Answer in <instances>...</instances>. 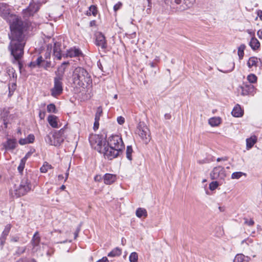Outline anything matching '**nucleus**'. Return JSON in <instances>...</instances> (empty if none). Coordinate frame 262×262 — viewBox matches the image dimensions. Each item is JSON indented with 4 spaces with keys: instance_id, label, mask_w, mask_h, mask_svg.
Masks as SVG:
<instances>
[{
    "instance_id": "1",
    "label": "nucleus",
    "mask_w": 262,
    "mask_h": 262,
    "mask_svg": "<svg viewBox=\"0 0 262 262\" xmlns=\"http://www.w3.org/2000/svg\"><path fill=\"white\" fill-rule=\"evenodd\" d=\"M25 27L24 25L16 28L15 26H12L11 33L9 34L11 40L9 49L15 60H20L24 55V49L26 45L25 36L24 34Z\"/></svg>"
},
{
    "instance_id": "2",
    "label": "nucleus",
    "mask_w": 262,
    "mask_h": 262,
    "mask_svg": "<svg viewBox=\"0 0 262 262\" xmlns=\"http://www.w3.org/2000/svg\"><path fill=\"white\" fill-rule=\"evenodd\" d=\"M104 143V156L105 158L112 160L122 154L125 145L122 138L118 135H112Z\"/></svg>"
},
{
    "instance_id": "3",
    "label": "nucleus",
    "mask_w": 262,
    "mask_h": 262,
    "mask_svg": "<svg viewBox=\"0 0 262 262\" xmlns=\"http://www.w3.org/2000/svg\"><path fill=\"white\" fill-rule=\"evenodd\" d=\"M0 15L9 22L10 30L12 26H15L16 28L25 25L19 17L10 13L9 6L5 3H0Z\"/></svg>"
},
{
    "instance_id": "4",
    "label": "nucleus",
    "mask_w": 262,
    "mask_h": 262,
    "mask_svg": "<svg viewBox=\"0 0 262 262\" xmlns=\"http://www.w3.org/2000/svg\"><path fill=\"white\" fill-rule=\"evenodd\" d=\"M74 83L79 87H84L92 83V78L88 71L83 68H76L73 74Z\"/></svg>"
},
{
    "instance_id": "5",
    "label": "nucleus",
    "mask_w": 262,
    "mask_h": 262,
    "mask_svg": "<svg viewBox=\"0 0 262 262\" xmlns=\"http://www.w3.org/2000/svg\"><path fill=\"white\" fill-rule=\"evenodd\" d=\"M63 70L61 73H56V76L54 79V86L51 89V95L54 97L59 96L63 92Z\"/></svg>"
},
{
    "instance_id": "6",
    "label": "nucleus",
    "mask_w": 262,
    "mask_h": 262,
    "mask_svg": "<svg viewBox=\"0 0 262 262\" xmlns=\"http://www.w3.org/2000/svg\"><path fill=\"white\" fill-rule=\"evenodd\" d=\"M89 142L92 147L100 153L104 154V143L106 140L102 136L99 135H92L89 137Z\"/></svg>"
},
{
    "instance_id": "7",
    "label": "nucleus",
    "mask_w": 262,
    "mask_h": 262,
    "mask_svg": "<svg viewBox=\"0 0 262 262\" xmlns=\"http://www.w3.org/2000/svg\"><path fill=\"white\" fill-rule=\"evenodd\" d=\"M64 129L63 128L55 132L52 135L54 141H52V138L50 135H47L45 137L46 142L50 145L59 146L64 141Z\"/></svg>"
},
{
    "instance_id": "8",
    "label": "nucleus",
    "mask_w": 262,
    "mask_h": 262,
    "mask_svg": "<svg viewBox=\"0 0 262 262\" xmlns=\"http://www.w3.org/2000/svg\"><path fill=\"white\" fill-rule=\"evenodd\" d=\"M136 133L145 144H147L150 141V132L145 122L140 121L138 123Z\"/></svg>"
},
{
    "instance_id": "9",
    "label": "nucleus",
    "mask_w": 262,
    "mask_h": 262,
    "mask_svg": "<svg viewBox=\"0 0 262 262\" xmlns=\"http://www.w3.org/2000/svg\"><path fill=\"white\" fill-rule=\"evenodd\" d=\"M31 189L30 182L27 178H24L18 187H16L15 191V194L17 197L25 195Z\"/></svg>"
},
{
    "instance_id": "10",
    "label": "nucleus",
    "mask_w": 262,
    "mask_h": 262,
    "mask_svg": "<svg viewBox=\"0 0 262 262\" xmlns=\"http://www.w3.org/2000/svg\"><path fill=\"white\" fill-rule=\"evenodd\" d=\"M210 176L212 180H224L226 177L224 168L220 166L214 167Z\"/></svg>"
},
{
    "instance_id": "11",
    "label": "nucleus",
    "mask_w": 262,
    "mask_h": 262,
    "mask_svg": "<svg viewBox=\"0 0 262 262\" xmlns=\"http://www.w3.org/2000/svg\"><path fill=\"white\" fill-rule=\"evenodd\" d=\"M95 44L98 47H100L103 50L107 48V42L105 37L101 32H97L95 34Z\"/></svg>"
},
{
    "instance_id": "12",
    "label": "nucleus",
    "mask_w": 262,
    "mask_h": 262,
    "mask_svg": "<svg viewBox=\"0 0 262 262\" xmlns=\"http://www.w3.org/2000/svg\"><path fill=\"white\" fill-rule=\"evenodd\" d=\"M81 55H82L81 51L79 49L75 48H71L67 51V53L66 54H62V57L64 58L68 57H79Z\"/></svg>"
},
{
    "instance_id": "13",
    "label": "nucleus",
    "mask_w": 262,
    "mask_h": 262,
    "mask_svg": "<svg viewBox=\"0 0 262 262\" xmlns=\"http://www.w3.org/2000/svg\"><path fill=\"white\" fill-rule=\"evenodd\" d=\"M242 90L241 94L243 96H246L250 94H252L254 92V86L251 84L244 83L241 86Z\"/></svg>"
},
{
    "instance_id": "14",
    "label": "nucleus",
    "mask_w": 262,
    "mask_h": 262,
    "mask_svg": "<svg viewBox=\"0 0 262 262\" xmlns=\"http://www.w3.org/2000/svg\"><path fill=\"white\" fill-rule=\"evenodd\" d=\"M61 42L57 41L54 42L53 54L58 60H60L62 57V54L61 53Z\"/></svg>"
},
{
    "instance_id": "15",
    "label": "nucleus",
    "mask_w": 262,
    "mask_h": 262,
    "mask_svg": "<svg viewBox=\"0 0 262 262\" xmlns=\"http://www.w3.org/2000/svg\"><path fill=\"white\" fill-rule=\"evenodd\" d=\"M104 183L110 185L115 182L117 179L116 175L111 173H106L103 176Z\"/></svg>"
},
{
    "instance_id": "16",
    "label": "nucleus",
    "mask_w": 262,
    "mask_h": 262,
    "mask_svg": "<svg viewBox=\"0 0 262 262\" xmlns=\"http://www.w3.org/2000/svg\"><path fill=\"white\" fill-rule=\"evenodd\" d=\"M17 145L16 139H8L7 142L4 144V146L7 150H13Z\"/></svg>"
},
{
    "instance_id": "17",
    "label": "nucleus",
    "mask_w": 262,
    "mask_h": 262,
    "mask_svg": "<svg viewBox=\"0 0 262 262\" xmlns=\"http://www.w3.org/2000/svg\"><path fill=\"white\" fill-rule=\"evenodd\" d=\"M257 140V137L255 135L251 136L246 139V148L250 149L256 143Z\"/></svg>"
},
{
    "instance_id": "18",
    "label": "nucleus",
    "mask_w": 262,
    "mask_h": 262,
    "mask_svg": "<svg viewBox=\"0 0 262 262\" xmlns=\"http://www.w3.org/2000/svg\"><path fill=\"white\" fill-rule=\"evenodd\" d=\"M58 118L54 115H49L48 117V121L49 124L53 128H57L58 126Z\"/></svg>"
},
{
    "instance_id": "19",
    "label": "nucleus",
    "mask_w": 262,
    "mask_h": 262,
    "mask_svg": "<svg viewBox=\"0 0 262 262\" xmlns=\"http://www.w3.org/2000/svg\"><path fill=\"white\" fill-rule=\"evenodd\" d=\"M232 115L235 117H240L243 115V111L242 110L239 105L237 104L233 109Z\"/></svg>"
},
{
    "instance_id": "20",
    "label": "nucleus",
    "mask_w": 262,
    "mask_h": 262,
    "mask_svg": "<svg viewBox=\"0 0 262 262\" xmlns=\"http://www.w3.org/2000/svg\"><path fill=\"white\" fill-rule=\"evenodd\" d=\"M259 61H260V59L254 56L251 57L249 58L247 62V66L249 68H251L252 67H257L258 66Z\"/></svg>"
},
{
    "instance_id": "21",
    "label": "nucleus",
    "mask_w": 262,
    "mask_h": 262,
    "mask_svg": "<svg viewBox=\"0 0 262 262\" xmlns=\"http://www.w3.org/2000/svg\"><path fill=\"white\" fill-rule=\"evenodd\" d=\"M7 73L13 82H16L17 79V74L15 70L12 67H9L7 69Z\"/></svg>"
},
{
    "instance_id": "22",
    "label": "nucleus",
    "mask_w": 262,
    "mask_h": 262,
    "mask_svg": "<svg viewBox=\"0 0 262 262\" xmlns=\"http://www.w3.org/2000/svg\"><path fill=\"white\" fill-rule=\"evenodd\" d=\"M249 45L253 50H256L259 48L260 42L255 37L253 36L251 39Z\"/></svg>"
},
{
    "instance_id": "23",
    "label": "nucleus",
    "mask_w": 262,
    "mask_h": 262,
    "mask_svg": "<svg viewBox=\"0 0 262 262\" xmlns=\"http://www.w3.org/2000/svg\"><path fill=\"white\" fill-rule=\"evenodd\" d=\"M136 215L139 218L142 217H146L147 216V212L146 210L143 208H138L136 210Z\"/></svg>"
},
{
    "instance_id": "24",
    "label": "nucleus",
    "mask_w": 262,
    "mask_h": 262,
    "mask_svg": "<svg viewBox=\"0 0 262 262\" xmlns=\"http://www.w3.org/2000/svg\"><path fill=\"white\" fill-rule=\"evenodd\" d=\"M45 62V60L43 59V58L40 56L38 57L36 60L34 62H31L30 63V66H32L33 67H35L36 66H37L38 67H43V62Z\"/></svg>"
},
{
    "instance_id": "25",
    "label": "nucleus",
    "mask_w": 262,
    "mask_h": 262,
    "mask_svg": "<svg viewBox=\"0 0 262 262\" xmlns=\"http://www.w3.org/2000/svg\"><path fill=\"white\" fill-rule=\"evenodd\" d=\"M221 122V120L219 117H213L209 120V123L212 126H217Z\"/></svg>"
},
{
    "instance_id": "26",
    "label": "nucleus",
    "mask_w": 262,
    "mask_h": 262,
    "mask_svg": "<svg viewBox=\"0 0 262 262\" xmlns=\"http://www.w3.org/2000/svg\"><path fill=\"white\" fill-rule=\"evenodd\" d=\"M97 13V10L96 6L94 5H91L89 8V10L86 11V15L88 16H90L91 15H93V16H95Z\"/></svg>"
},
{
    "instance_id": "27",
    "label": "nucleus",
    "mask_w": 262,
    "mask_h": 262,
    "mask_svg": "<svg viewBox=\"0 0 262 262\" xmlns=\"http://www.w3.org/2000/svg\"><path fill=\"white\" fill-rule=\"evenodd\" d=\"M40 236L39 235V233L38 232H36L32 238V241L33 242V246H38L40 242Z\"/></svg>"
},
{
    "instance_id": "28",
    "label": "nucleus",
    "mask_w": 262,
    "mask_h": 262,
    "mask_svg": "<svg viewBox=\"0 0 262 262\" xmlns=\"http://www.w3.org/2000/svg\"><path fill=\"white\" fill-rule=\"evenodd\" d=\"M133 150L132 146H127L126 150V156L128 160L129 161L132 160V153Z\"/></svg>"
},
{
    "instance_id": "29",
    "label": "nucleus",
    "mask_w": 262,
    "mask_h": 262,
    "mask_svg": "<svg viewBox=\"0 0 262 262\" xmlns=\"http://www.w3.org/2000/svg\"><path fill=\"white\" fill-rule=\"evenodd\" d=\"M120 254L121 250L118 247H116V248L108 254L107 256L109 257H115L116 256L120 255Z\"/></svg>"
},
{
    "instance_id": "30",
    "label": "nucleus",
    "mask_w": 262,
    "mask_h": 262,
    "mask_svg": "<svg viewBox=\"0 0 262 262\" xmlns=\"http://www.w3.org/2000/svg\"><path fill=\"white\" fill-rule=\"evenodd\" d=\"M246 48V46L245 45L242 44L238 48V55L239 56V59H242L244 55V50Z\"/></svg>"
},
{
    "instance_id": "31",
    "label": "nucleus",
    "mask_w": 262,
    "mask_h": 262,
    "mask_svg": "<svg viewBox=\"0 0 262 262\" xmlns=\"http://www.w3.org/2000/svg\"><path fill=\"white\" fill-rule=\"evenodd\" d=\"M247 80L251 83H254L256 82L257 77L254 74H250L247 76Z\"/></svg>"
},
{
    "instance_id": "32",
    "label": "nucleus",
    "mask_w": 262,
    "mask_h": 262,
    "mask_svg": "<svg viewBox=\"0 0 262 262\" xmlns=\"http://www.w3.org/2000/svg\"><path fill=\"white\" fill-rule=\"evenodd\" d=\"M52 168V166L47 162L44 163L43 165L40 167V170L42 173L46 172L49 169Z\"/></svg>"
},
{
    "instance_id": "33",
    "label": "nucleus",
    "mask_w": 262,
    "mask_h": 262,
    "mask_svg": "<svg viewBox=\"0 0 262 262\" xmlns=\"http://www.w3.org/2000/svg\"><path fill=\"white\" fill-rule=\"evenodd\" d=\"M102 108L101 106H99L97 109V112L95 114V120H99L100 118L102 115Z\"/></svg>"
},
{
    "instance_id": "34",
    "label": "nucleus",
    "mask_w": 262,
    "mask_h": 262,
    "mask_svg": "<svg viewBox=\"0 0 262 262\" xmlns=\"http://www.w3.org/2000/svg\"><path fill=\"white\" fill-rule=\"evenodd\" d=\"M130 262H137L138 261V254L136 252H132L129 257Z\"/></svg>"
},
{
    "instance_id": "35",
    "label": "nucleus",
    "mask_w": 262,
    "mask_h": 262,
    "mask_svg": "<svg viewBox=\"0 0 262 262\" xmlns=\"http://www.w3.org/2000/svg\"><path fill=\"white\" fill-rule=\"evenodd\" d=\"M26 162H25V159H21L20 160V163L19 166L17 167L18 171L20 173H22L23 172V170L25 168Z\"/></svg>"
},
{
    "instance_id": "36",
    "label": "nucleus",
    "mask_w": 262,
    "mask_h": 262,
    "mask_svg": "<svg viewBox=\"0 0 262 262\" xmlns=\"http://www.w3.org/2000/svg\"><path fill=\"white\" fill-rule=\"evenodd\" d=\"M245 256L242 254H237L233 262H243Z\"/></svg>"
},
{
    "instance_id": "37",
    "label": "nucleus",
    "mask_w": 262,
    "mask_h": 262,
    "mask_svg": "<svg viewBox=\"0 0 262 262\" xmlns=\"http://www.w3.org/2000/svg\"><path fill=\"white\" fill-rule=\"evenodd\" d=\"M245 173L242 172H234L231 174V179H238L243 175H245Z\"/></svg>"
},
{
    "instance_id": "38",
    "label": "nucleus",
    "mask_w": 262,
    "mask_h": 262,
    "mask_svg": "<svg viewBox=\"0 0 262 262\" xmlns=\"http://www.w3.org/2000/svg\"><path fill=\"white\" fill-rule=\"evenodd\" d=\"M11 226L10 224H8L6 226L4 230L3 231L2 235L6 237L8 235L11 229Z\"/></svg>"
},
{
    "instance_id": "39",
    "label": "nucleus",
    "mask_w": 262,
    "mask_h": 262,
    "mask_svg": "<svg viewBox=\"0 0 262 262\" xmlns=\"http://www.w3.org/2000/svg\"><path fill=\"white\" fill-rule=\"evenodd\" d=\"M47 111L49 113L56 112V108L55 105L53 103H51L47 106Z\"/></svg>"
},
{
    "instance_id": "40",
    "label": "nucleus",
    "mask_w": 262,
    "mask_h": 262,
    "mask_svg": "<svg viewBox=\"0 0 262 262\" xmlns=\"http://www.w3.org/2000/svg\"><path fill=\"white\" fill-rule=\"evenodd\" d=\"M69 64V62L68 61L63 62L61 65L58 68L57 71L56 73H61V71H63V73H64L65 69H66V66L68 65Z\"/></svg>"
},
{
    "instance_id": "41",
    "label": "nucleus",
    "mask_w": 262,
    "mask_h": 262,
    "mask_svg": "<svg viewBox=\"0 0 262 262\" xmlns=\"http://www.w3.org/2000/svg\"><path fill=\"white\" fill-rule=\"evenodd\" d=\"M219 185L217 181H213L209 184V189L211 190H215Z\"/></svg>"
},
{
    "instance_id": "42",
    "label": "nucleus",
    "mask_w": 262,
    "mask_h": 262,
    "mask_svg": "<svg viewBox=\"0 0 262 262\" xmlns=\"http://www.w3.org/2000/svg\"><path fill=\"white\" fill-rule=\"evenodd\" d=\"M25 250V247H18L17 250L16 251V254L18 255H20L24 253Z\"/></svg>"
},
{
    "instance_id": "43",
    "label": "nucleus",
    "mask_w": 262,
    "mask_h": 262,
    "mask_svg": "<svg viewBox=\"0 0 262 262\" xmlns=\"http://www.w3.org/2000/svg\"><path fill=\"white\" fill-rule=\"evenodd\" d=\"M184 4L188 7H190L195 3V0H184Z\"/></svg>"
},
{
    "instance_id": "44",
    "label": "nucleus",
    "mask_w": 262,
    "mask_h": 262,
    "mask_svg": "<svg viewBox=\"0 0 262 262\" xmlns=\"http://www.w3.org/2000/svg\"><path fill=\"white\" fill-rule=\"evenodd\" d=\"M26 139L28 143H32L35 140V137L33 134H30Z\"/></svg>"
},
{
    "instance_id": "45",
    "label": "nucleus",
    "mask_w": 262,
    "mask_h": 262,
    "mask_svg": "<svg viewBox=\"0 0 262 262\" xmlns=\"http://www.w3.org/2000/svg\"><path fill=\"white\" fill-rule=\"evenodd\" d=\"M245 224L248 225L249 226H252L254 225V222L252 219H250L249 221L247 219H244Z\"/></svg>"
},
{
    "instance_id": "46",
    "label": "nucleus",
    "mask_w": 262,
    "mask_h": 262,
    "mask_svg": "<svg viewBox=\"0 0 262 262\" xmlns=\"http://www.w3.org/2000/svg\"><path fill=\"white\" fill-rule=\"evenodd\" d=\"M117 122L119 124L121 125L124 123L125 119L124 117L122 116H119L117 118Z\"/></svg>"
},
{
    "instance_id": "47",
    "label": "nucleus",
    "mask_w": 262,
    "mask_h": 262,
    "mask_svg": "<svg viewBox=\"0 0 262 262\" xmlns=\"http://www.w3.org/2000/svg\"><path fill=\"white\" fill-rule=\"evenodd\" d=\"M122 4L120 2L118 3L114 6V10L115 11L118 10L121 7Z\"/></svg>"
},
{
    "instance_id": "48",
    "label": "nucleus",
    "mask_w": 262,
    "mask_h": 262,
    "mask_svg": "<svg viewBox=\"0 0 262 262\" xmlns=\"http://www.w3.org/2000/svg\"><path fill=\"white\" fill-rule=\"evenodd\" d=\"M99 120H95V122L94 123V130H96V129H98L99 125Z\"/></svg>"
},
{
    "instance_id": "49",
    "label": "nucleus",
    "mask_w": 262,
    "mask_h": 262,
    "mask_svg": "<svg viewBox=\"0 0 262 262\" xmlns=\"http://www.w3.org/2000/svg\"><path fill=\"white\" fill-rule=\"evenodd\" d=\"M17 62L18 64V67H19V70H20L22 68V67H23V63L21 62V61H20V60H15L14 59H13V63H15V62Z\"/></svg>"
},
{
    "instance_id": "50",
    "label": "nucleus",
    "mask_w": 262,
    "mask_h": 262,
    "mask_svg": "<svg viewBox=\"0 0 262 262\" xmlns=\"http://www.w3.org/2000/svg\"><path fill=\"white\" fill-rule=\"evenodd\" d=\"M19 143L21 145L26 144L28 143L27 139H21L19 141Z\"/></svg>"
},
{
    "instance_id": "51",
    "label": "nucleus",
    "mask_w": 262,
    "mask_h": 262,
    "mask_svg": "<svg viewBox=\"0 0 262 262\" xmlns=\"http://www.w3.org/2000/svg\"><path fill=\"white\" fill-rule=\"evenodd\" d=\"M230 63L231 64V68L229 70H226V71H224V73H227V72H231V71H232L234 69V63L233 62H231Z\"/></svg>"
},
{
    "instance_id": "52",
    "label": "nucleus",
    "mask_w": 262,
    "mask_h": 262,
    "mask_svg": "<svg viewBox=\"0 0 262 262\" xmlns=\"http://www.w3.org/2000/svg\"><path fill=\"white\" fill-rule=\"evenodd\" d=\"M181 0H171V4L173 5L174 4L176 5H180L181 3Z\"/></svg>"
},
{
    "instance_id": "53",
    "label": "nucleus",
    "mask_w": 262,
    "mask_h": 262,
    "mask_svg": "<svg viewBox=\"0 0 262 262\" xmlns=\"http://www.w3.org/2000/svg\"><path fill=\"white\" fill-rule=\"evenodd\" d=\"M45 115H46L45 112H41V111L39 112V117L41 119H43L45 118Z\"/></svg>"
},
{
    "instance_id": "54",
    "label": "nucleus",
    "mask_w": 262,
    "mask_h": 262,
    "mask_svg": "<svg viewBox=\"0 0 262 262\" xmlns=\"http://www.w3.org/2000/svg\"><path fill=\"white\" fill-rule=\"evenodd\" d=\"M96 262H108V260L106 257H103L101 259H99Z\"/></svg>"
},
{
    "instance_id": "55",
    "label": "nucleus",
    "mask_w": 262,
    "mask_h": 262,
    "mask_svg": "<svg viewBox=\"0 0 262 262\" xmlns=\"http://www.w3.org/2000/svg\"><path fill=\"white\" fill-rule=\"evenodd\" d=\"M6 238V237L3 236V235H2L0 237V244L1 245L4 244Z\"/></svg>"
},
{
    "instance_id": "56",
    "label": "nucleus",
    "mask_w": 262,
    "mask_h": 262,
    "mask_svg": "<svg viewBox=\"0 0 262 262\" xmlns=\"http://www.w3.org/2000/svg\"><path fill=\"white\" fill-rule=\"evenodd\" d=\"M102 179V177L101 176V175H96L95 177H94V180L95 181H100V180H101Z\"/></svg>"
},
{
    "instance_id": "57",
    "label": "nucleus",
    "mask_w": 262,
    "mask_h": 262,
    "mask_svg": "<svg viewBox=\"0 0 262 262\" xmlns=\"http://www.w3.org/2000/svg\"><path fill=\"white\" fill-rule=\"evenodd\" d=\"M228 160V158L226 157H222V158H218L217 159H216V161L217 162H220V161H227Z\"/></svg>"
},
{
    "instance_id": "58",
    "label": "nucleus",
    "mask_w": 262,
    "mask_h": 262,
    "mask_svg": "<svg viewBox=\"0 0 262 262\" xmlns=\"http://www.w3.org/2000/svg\"><path fill=\"white\" fill-rule=\"evenodd\" d=\"M257 35L260 39H262V31L261 30L257 31Z\"/></svg>"
},
{
    "instance_id": "59",
    "label": "nucleus",
    "mask_w": 262,
    "mask_h": 262,
    "mask_svg": "<svg viewBox=\"0 0 262 262\" xmlns=\"http://www.w3.org/2000/svg\"><path fill=\"white\" fill-rule=\"evenodd\" d=\"M31 155V154L30 152H28L22 159H25V162H26L27 159Z\"/></svg>"
},
{
    "instance_id": "60",
    "label": "nucleus",
    "mask_w": 262,
    "mask_h": 262,
    "mask_svg": "<svg viewBox=\"0 0 262 262\" xmlns=\"http://www.w3.org/2000/svg\"><path fill=\"white\" fill-rule=\"evenodd\" d=\"M165 118L166 119H170L171 118V115L169 114H166L165 115Z\"/></svg>"
},
{
    "instance_id": "61",
    "label": "nucleus",
    "mask_w": 262,
    "mask_h": 262,
    "mask_svg": "<svg viewBox=\"0 0 262 262\" xmlns=\"http://www.w3.org/2000/svg\"><path fill=\"white\" fill-rule=\"evenodd\" d=\"M96 24L95 20H92L90 21V25L91 27H92L93 26H95Z\"/></svg>"
},
{
    "instance_id": "62",
    "label": "nucleus",
    "mask_w": 262,
    "mask_h": 262,
    "mask_svg": "<svg viewBox=\"0 0 262 262\" xmlns=\"http://www.w3.org/2000/svg\"><path fill=\"white\" fill-rule=\"evenodd\" d=\"M258 15L260 18V19L261 20H262V11H260L258 13Z\"/></svg>"
},
{
    "instance_id": "63",
    "label": "nucleus",
    "mask_w": 262,
    "mask_h": 262,
    "mask_svg": "<svg viewBox=\"0 0 262 262\" xmlns=\"http://www.w3.org/2000/svg\"><path fill=\"white\" fill-rule=\"evenodd\" d=\"M79 231V229H77V230H76V231L75 232V233H74V235H75V238H76L77 237Z\"/></svg>"
},
{
    "instance_id": "64",
    "label": "nucleus",
    "mask_w": 262,
    "mask_h": 262,
    "mask_svg": "<svg viewBox=\"0 0 262 262\" xmlns=\"http://www.w3.org/2000/svg\"><path fill=\"white\" fill-rule=\"evenodd\" d=\"M58 180L60 181V180H61L63 179V176L62 174H59L58 175Z\"/></svg>"
}]
</instances>
